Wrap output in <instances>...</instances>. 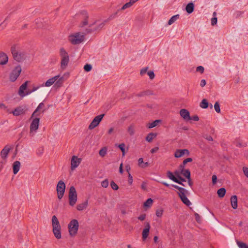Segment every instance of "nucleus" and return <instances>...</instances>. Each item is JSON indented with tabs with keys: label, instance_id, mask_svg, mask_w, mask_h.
<instances>
[{
	"label": "nucleus",
	"instance_id": "1",
	"mask_svg": "<svg viewBox=\"0 0 248 248\" xmlns=\"http://www.w3.org/2000/svg\"><path fill=\"white\" fill-rule=\"evenodd\" d=\"M106 22L105 21H100L95 20L92 22H90L88 28L85 30L86 33H91L94 31H101L105 26Z\"/></svg>",
	"mask_w": 248,
	"mask_h": 248
},
{
	"label": "nucleus",
	"instance_id": "2",
	"mask_svg": "<svg viewBox=\"0 0 248 248\" xmlns=\"http://www.w3.org/2000/svg\"><path fill=\"white\" fill-rule=\"evenodd\" d=\"M11 51L13 58L17 62H20L25 59L26 57V53L19 49V47L16 45L11 46Z\"/></svg>",
	"mask_w": 248,
	"mask_h": 248
},
{
	"label": "nucleus",
	"instance_id": "3",
	"mask_svg": "<svg viewBox=\"0 0 248 248\" xmlns=\"http://www.w3.org/2000/svg\"><path fill=\"white\" fill-rule=\"evenodd\" d=\"M172 186L179 190L178 195L182 202L187 206H189L191 204V202L186 197V194L188 193V191L184 188L178 186L177 185H172Z\"/></svg>",
	"mask_w": 248,
	"mask_h": 248
},
{
	"label": "nucleus",
	"instance_id": "4",
	"mask_svg": "<svg viewBox=\"0 0 248 248\" xmlns=\"http://www.w3.org/2000/svg\"><path fill=\"white\" fill-rule=\"evenodd\" d=\"M84 35L80 32H76L68 36V41L72 45H77L81 43L84 40Z\"/></svg>",
	"mask_w": 248,
	"mask_h": 248
},
{
	"label": "nucleus",
	"instance_id": "5",
	"mask_svg": "<svg viewBox=\"0 0 248 248\" xmlns=\"http://www.w3.org/2000/svg\"><path fill=\"white\" fill-rule=\"evenodd\" d=\"M38 117L35 116L31 119L32 121L30 126V136L31 137H33L38 129L40 122V118Z\"/></svg>",
	"mask_w": 248,
	"mask_h": 248
},
{
	"label": "nucleus",
	"instance_id": "6",
	"mask_svg": "<svg viewBox=\"0 0 248 248\" xmlns=\"http://www.w3.org/2000/svg\"><path fill=\"white\" fill-rule=\"evenodd\" d=\"M79 224L77 219H74L70 221L68 225V232L71 236H74L78 232Z\"/></svg>",
	"mask_w": 248,
	"mask_h": 248
},
{
	"label": "nucleus",
	"instance_id": "7",
	"mask_svg": "<svg viewBox=\"0 0 248 248\" xmlns=\"http://www.w3.org/2000/svg\"><path fill=\"white\" fill-rule=\"evenodd\" d=\"M60 55L62 58L61 67L62 69H64L66 68L69 62V56L65 50L62 47L61 48L60 50Z\"/></svg>",
	"mask_w": 248,
	"mask_h": 248
},
{
	"label": "nucleus",
	"instance_id": "8",
	"mask_svg": "<svg viewBox=\"0 0 248 248\" xmlns=\"http://www.w3.org/2000/svg\"><path fill=\"white\" fill-rule=\"evenodd\" d=\"M68 199L69 204L74 206L77 201V193L74 186H70L69 188Z\"/></svg>",
	"mask_w": 248,
	"mask_h": 248
},
{
	"label": "nucleus",
	"instance_id": "9",
	"mask_svg": "<svg viewBox=\"0 0 248 248\" xmlns=\"http://www.w3.org/2000/svg\"><path fill=\"white\" fill-rule=\"evenodd\" d=\"M22 68L20 65L16 66L9 75V80L12 82L15 81L21 74Z\"/></svg>",
	"mask_w": 248,
	"mask_h": 248
},
{
	"label": "nucleus",
	"instance_id": "10",
	"mask_svg": "<svg viewBox=\"0 0 248 248\" xmlns=\"http://www.w3.org/2000/svg\"><path fill=\"white\" fill-rule=\"evenodd\" d=\"M65 184L63 181L60 180L58 182L57 185L56 190L59 200H61L65 192Z\"/></svg>",
	"mask_w": 248,
	"mask_h": 248
},
{
	"label": "nucleus",
	"instance_id": "11",
	"mask_svg": "<svg viewBox=\"0 0 248 248\" xmlns=\"http://www.w3.org/2000/svg\"><path fill=\"white\" fill-rule=\"evenodd\" d=\"M44 108V103L43 102L40 103L31 114V119L33 118L35 116H40L41 113H43L45 112V109Z\"/></svg>",
	"mask_w": 248,
	"mask_h": 248
},
{
	"label": "nucleus",
	"instance_id": "12",
	"mask_svg": "<svg viewBox=\"0 0 248 248\" xmlns=\"http://www.w3.org/2000/svg\"><path fill=\"white\" fill-rule=\"evenodd\" d=\"M105 114H102L94 117L89 126V129H93L97 126L101 122Z\"/></svg>",
	"mask_w": 248,
	"mask_h": 248
},
{
	"label": "nucleus",
	"instance_id": "13",
	"mask_svg": "<svg viewBox=\"0 0 248 248\" xmlns=\"http://www.w3.org/2000/svg\"><path fill=\"white\" fill-rule=\"evenodd\" d=\"M81 159L76 155L72 156L71 160V169L74 170L81 163Z\"/></svg>",
	"mask_w": 248,
	"mask_h": 248
},
{
	"label": "nucleus",
	"instance_id": "14",
	"mask_svg": "<svg viewBox=\"0 0 248 248\" xmlns=\"http://www.w3.org/2000/svg\"><path fill=\"white\" fill-rule=\"evenodd\" d=\"M28 83V81H26L19 87L18 94L21 97H24L31 93V92H29V91L26 93L24 92V91L26 90L27 88Z\"/></svg>",
	"mask_w": 248,
	"mask_h": 248
},
{
	"label": "nucleus",
	"instance_id": "15",
	"mask_svg": "<svg viewBox=\"0 0 248 248\" xmlns=\"http://www.w3.org/2000/svg\"><path fill=\"white\" fill-rule=\"evenodd\" d=\"M145 228L143 229L142 232V237L143 240H145L148 237L149 234L150 230L151 228L150 224L149 222H145Z\"/></svg>",
	"mask_w": 248,
	"mask_h": 248
},
{
	"label": "nucleus",
	"instance_id": "16",
	"mask_svg": "<svg viewBox=\"0 0 248 248\" xmlns=\"http://www.w3.org/2000/svg\"><path fill=\"white\" fill-rule=\"evenodd\" d=\"M185 155H189V151L188 150L185 149H177L174 153V156L176 158H180L184 156Z\"/></svg>",
	"mask_w": 248,
	"mask_h": 248
},
{
	"label": "nucleus",
	"instance_id": "17",
	"mask_svg": "<svg viewBox=\"0 0 248 248\" xmlns=\"http://www.w3.org/2000/svg\"><path fill=\"white\" fill-rule=\"evenodd\" d=\"M7 111L10 113H13V114L16 116H18L25 113V110L22 107H18L12 111H9V110H7Z\"/></svg>",
	"mask_w": 248,
	"mask_h": 248
},
{
	"label": "nucleus",
	"instance_id": "18",
	"mask_svg": "<svg viewBox=\"0 0 248 248\" xmlns=\"http://www.w3.org/2000/svg\"><path fill=\"white\" fill-rule=\"evenodd\" d=\"M180 114L185 121L190 120V114L187 109L185 108L181 109L180 111Z\"/></svg>",
	"mask_w": 248,
	"mask_h": 248
},
{
	"label": "nucleus",
	"instance_id": "19",
	"mask_svg": "<svg viewBox=\"0 0 248 248\" xmlns=\"http://www.w3.org/2000/svg\"><path fill=\"white\" fill-rule=\"evenodd\" d=\"M8 61V57L7 54L2 51H0V64L5 65Z\"/></svg>",
	"mask_w": 248,
	"mask_h": 248
},
{
	"label": "nucleus",
	"instance_id": "20",
	"mask_svg": "<svg viewBox=\"0 0 248 248\" xmlns=\"http://www.w3.org/2000/svg\"><path fill=\"white\" fill-rule=\"evenodd\" d=\"M11 149L9 145H6L0 152V156L2 159H5Z\"/></svg>",
	"mask_w": 248,
	"mask_h": 248
},
{
	"label": "nucleus",
	"instance_id": "21",
	"mask_svg": "<svg viewBox=\"0 0 248 248\" xmlns=\"http://www.w3.org/2000/svg\"><path fill=\"white\" fill-rule=\"evenodd\" d=\"M167 176L168 178L171 180L173 182L177 183L179 184H182V182L179 180L173 174V173L170 171H168L167 172Z\"/></svg>",
	"mask_w": 248,
	"mask_h": 248
},
{
	"label": "nucleus",
	"instance_id": "22",
	"mask_svg": "<svg viewBox=\"0 0 248 248\" xmlns=\"http://www.w3.org/2000/svg\"><path fill=\"white\" fill-rule=\"evenodd\" d=\"M53 232L55 237L57 239H61V227H55L53 228Z\"/></svg>",
	"mask_w": 248,
	"mask_h": 248
},
{
	"label": "nucleus",
	"instance_id": "23",
	"mask_svg": "<svg viewBox=\"0 0 248 248\" xmlns=\"http://www.w3.org/2000/svg\"><path fill=\"white\" fill-rule=\"evenodd\" d=\"M21 164L18 161H15L13 164V173L16 174L19 170L20 168Z\"/></svg>",
	"mask_w": 248,
	"mask_h": 248
},
{
	"label": "nucleus",
	"instance_id": "24",
	"mask_svg": "<svg viewBox=\"0 0 248 248\" xmlns=\"http://www.w3.org/2000/svg\"><path fill=\"white\" fill-rule=\"evenodd\" d=\"M231 202L232 208L234 209H236L238 207L237 197L236 195H233L231 197Z\"/></svg>",
	"mask_w": 248,
	"mask_h": 248
},
{
	"label": "nucleus",
	"instance_id": "25",
	"mask_svg": "<svg viewBox=\"0 0 248 248\" xmlns=\"http://www.w3.org/2000/svg\"><path fill=\"white\" fill-rule=\"evenodd\" d=\"M59 76H56L51 78L48 79L45 83V86H51L59 78Z\"/></svg>",
	"mask_w": 248,
	"mask_h": 248
},
{
	"label": "nucleus",
	"instance_id": "26",
	"mask_svg": "<svg viewBox=\"0 0 248 248\" xmlns=\"http://www.w3.org/2000/svg\"><path fill=\"white\" fill-rule=\"evenodd\" d=\"M88 201L87 200H86L84 202L77 205V209L78 211H82V210L85 209L88 207Z\"/></svg>",
	"mask_w": 248,
	"mask_h": 248
},
{
	"label": "nucleus",
	"instance_id": "27",
	"mask_svg": "<svg viewBox=\"0 0 248 248\" xmlns=\"http://www.w3.org/2000/svg\"><path fill=\"white\" fill-rule=\"evenodd\" d=\"M83 15L84 16L85 18L80 23V24L79 25V27L81 28L84 27L85 26H87L88 24V16H87V12H83Z\"/></svg>",
	"mask_w": 248,
	"mask_h": 248
},
{
	"label": "nucleus",
	"instance_id": "28",
	"mask_svg": "<svg viewBox=\"0 0 248 248\" xmlns=\"http://www.w3.org/2000/svg\"><path fill=\"white\" fill-rule=\"evenodd\" d=\"M52 225L53 228L61 227L59 221L56 216H53L52 217Z\"/></svg>",
	"mask_w": 248,
	"mask_h": 248
},
{
	"label": "nucleus",
	"instance_id": "29",
	"mask_svg": "<svg viewBox=\"0 0 248 248\" xmlns=\"http://www.w3.org/2000/svg\"><path fill=\"white\" fill-rule=\"evenodd\" d=\"M194 4L193 3L190 2L187 4L186 7V10L188 14L192 13L194 11Z\"/></svg>",
	"mask_w": 248,
	"mask_h": 248
},
{
	"label": "nucleus",
	"instance_id": "30",
	"mask_svg": "<svg viewBox=\"0 0 248 248\" xmlns=\"http://www.w3.org/2000/svg\"><path fill=\"white\" fill-rule=\"evenodd\" d=\"M149 163L148 162H144L143 159L142 158H140L138 160V165L142 168H145L149 166Z\"/></svg>",
	"mask_w": 248,
	"mask_h": 248
},
{
	"label": "nucleus",
	"instance_id": "31",
	"mask_svg": "<svg viewBox=\"0 0 248 248\" xmlns=\"http://www.w3.org/2000/svg\"><path fill=\"white\" fill-rule=\"evenodd\" d=\"M157 134L155 133H149L146 137V140L149 142L152 141L156 137Z\"/></svg>",
	"mask_w": 248,
	"mask_h": 248
},
{
	"label": "nucleus",
	"instance_id": "32",
	"mask_svg": "<svg viewBox=\"0 0 248 248\" xmlns=\"http://www.w3.org/2000/svg\"><path fill=\"white\" fill-rule=\"evenodd\" d=\"M179 15H176L172 16L169 20L168 24L170 25L174 23L177 19L179 18Z\"/></svg>",
	"mask_w": 248,
	"mask_h": 248
},
{
	"label": "nucleus",
	"instance_id": "33",
	"mask_svg": "<svg viewBox=\"0 0 248 248\" xmlns=\"http://www.w3.org/2000/svg\"><path fill=\"white\" fill-rule=\"evenodd\" d=\"M200 106L202 108H207L209 107V103L207 99H203L200 103Z\"/></svg>",
	"mask_w": 248,
	"mask_h": 248
},
{
	"label": "nucleus",
	"instance_id": "34",
	"mask_svg": "<svg viewBox=\"0 0 248 248\" xmlns=\"http://www.w3.org/2000/svg\"><path fill=\"white\" fill-rule=\"evenodd\" d=\"M225 193H226V189L223 187L219 188L217 191V194L218 195V196L220 198L223 197L224 196Z\"/></svg>",
	"mask_w": 248,
	"mask_h": 248
},
{
	"label": "nucleus",
	"instance_id": "35",
	"mask_svg": "<svg viewBox=\"0 0 248 248\" xmlns=\"http://www.w3.org/2000/svg\"><path fill=\"white\" fill-rule=\"evenodd\" d=\"M181 173L187 179L190 177V172L188 170H181Z\"/></svg>",
	"mask_w": 248,
	"mask_h": 248
},
{
	"label": "nucleus",
	"instance_id": "36",
	"mask_svg": "<svg viewBox=\"0 0 248 248\" xmlns=\"http://www.w3.org/2000/svg\"><path fill=\"white\" fill-rule=\"evenodd\" d=\"M160 120H156L151 123H149L148 124L147 126L149 128H152L153 127H155L160 122Z\"/></svg>",
	"mask_w": 248,
	"mask_h": 248
},
{
	"label": "nucleus",
	"instance_id": "37",
	"mask_svg": "<svg viewBox=\"0 0 248 248\" xmlns=\"http://www.w3.org/2000/svg\"><path fill=\"white\" fill-rule=\"evenodd\" d=\"M134 3L132 0H130V1L124 4L121 8L122 10H124L126 8L130 7Z\"/></svg>",
	"mask_w": 248,
	"mask_h": 248
},
{
	"label": "nucleus",
	"instance_id": "38",
	"mask_svg": "<svg viewBox=\"0 0 248 248\" xmlns=\"http://www.w3.org/2000/svg\"><path fill=\"white\" fill-rule=\"evenodd\" d=\"M107 152V147H105L101 148L100 150V151L99 152V154L101 156L104 157L106 155Z\"/></svg>",
	"mask_w": 248,
	"mask_h": 248
},
{
	"label": "nucleus",
	"instance_id": "39",
	"mask_svg": "<svg viewBox=\"0 0 248 248\" xmlns=\"http://www.w3.org/2000/svg\"><path fill=\"white\" fill-rule=\"evenodd\" d=\"M153 201L152 199L149 198L147 199L146 202L144 203V206L149 207H150L153 203Z\"/></svg>",
	"mask_w": 248,
	"mask_h": 248
},
{
	"label": "nucleus",
	"instance_id": "40",
	"mask_svg": "<svg viewBox=\"0 0 248 248\" xmlns=\"http://www.w3.org/2000/svg\"><path fill=\"white\" fill-rule=\"evenodd\" d=\"M236 243L239 248H248V246L245 243L237 240Z\"/></svg>",
	"mask_w": 248,
	"mask_h": 248
},
{
	"label": "nucleus",
	"instance_id": "41",
	"mask_svg": "<svg viewBox=\"0 0 248 248\" xmlns=\"http://www.w3.org/2000/svg\"><path fill=\"white\" fill-rule=\"evenodd\" d=\"M127 131H128V132L129 133V134H130V135L132 136V135H134V134L135 133V129H134V125H130L128 127Z\"/></svg>",
	"mask_w": 248,
	"mask_h": 248
},
{
	"label": "nucleus",
	"instance_id": "42",
	"mask_svg": "<svg viewBox=\"0 0 248 248\" xmlns=\"http://www.w3.org/2000/svg\"><path fill=\"white\" fill-rule=\"evenodd\" d=\"M118 147L119 148V149L121 150L123 153V155H125V144L123 143L121 144H120L118 145Z\"/></svg>",
	"mask_w": 248,
	"mask_h": 248
},
{
	"label": "nucleus",
	"instance_id": "43",
	"mask_svg": "<svg viewBox=\"0 0 248 248\" xmlns=\"http://www.w3.org/2000/svg\"><path fill=\"white\" fill-rule=\"evenodd\" d=\"M117 13H118L117 12H116V13L112 14L111 15H110L109 16V17L108 19L105 20L104 21L106 22V23L107 22H108V21L113 19L114 18H115L116 17V16H117Z\"/></svg>",
	"mask_w": 248,
	"mask_h": 248
},
{
	"label": "nucleus",
	"instance_id": "44",
	"mask_svg": "<svg viewBox=\"0 0 248 248\" xmlns=\"http://www.w3.org/2000/svg\"><path fill=\"white\" fill-rule=\"evenodd\" d=\"M110 186L113 190H117L119 189L118 186L113 181L110 182Z\"/></svg>",
	"mask_w": 248,
	"mask_h": 248
},
{
	"label": "nucleus",
	"instance_id": "45",
	"mask_svg": "<svg viewBox=\"0 0 248 248\" xmlns=\"http://www.w3.org/2000/svg\"><path fill=\"white\" fill-rule=\"evenodd\" d=\"M214 108L217 112L219 113L220 112V106L218 102H216L214 104Z\"/></svg>",
	"mask_w": 248,
	"mask_h": 248
},
{
	"label": "nucleus",
	"instance_id": "46",
	"mask_svg": "<svg viewBox=\"0 0 248 248\" xmlns=\"http://www.w3.org/2000/svg\"><path fill=\"white\" fill-rule=\"evenodd\" d=\"M163 213L162 209H158L156 211L155 214L157 217H161Z\"/></svg>",
	"mask_w": 248,
	"mask_h": 248
},
{
	"label": "nucleus",
	"instance_id": "47",
	"mask_svg": "<svg viewBox=\"0 0 248 248\" xmlns=\"http://www.w3.org/2000/svg\"><path fill=\"white\" fill-rule=\"evenodd\" d=\"M101 186L103 187L107 188L108 186V180L105 179L101 182Z\"/></svg>",
	"mask_w": 248,
	"mask_h": 248
},
{
	"label": "nucleus",
	"instance_id": "48",
	"mask_svg": "<svg viewBox=\"0 0 248 248\" xmlns=\"http://www.w3.org/2000/svg\"><path fill=\"white\" fill-rule=\"evenodd\" d=\"M92 65L89 64H86L84 66V69L85 71H86L87 72L90 71L92 69Z\"/></svg>",
	"mask_w": 248,
	"mask_h": 248
},
{
	"label": "nucleus",
	"instance_id": "49",
	"mask_svg": "<svg viewBox=\"0 0 248 248\" xmlns=\"http://www.w3.org/2000/svg\"><path fill=\"white\" fill-rule=\"evenodd\" d=\"M128 184L130 185H132V184L133 183V177L130 173H129V174H128Z\"/></svg>",
	"mask_w": 248,
	"mask_h": 248
},
{
	"label": "nucleus",
	"instance_id": "50",
	"mask_svg": "<svg viewBox=\"0 0 248 248\" xmlns=\"http://www.w3.org/2000/svg\"><path fill=\"white\" fill-rule=\"evenodd\" d=\"M151 79H153L155 78V74L153 71H149L147 73Z\"/></svg>",
	"mask_w": 248,
	"mask_h": 248
},
{
	"label": "nucleus",
	"instance_id": "51",
	"mask_svg": "<svg viewBox=\"0 0 248 248\" xmlns=\"http://www.w3.org/2000/svg\"><path fill=\"white\" fill-rule=\"evenodd\" d=\"M148 67H144L143 68H142L141 70H140V74L141 76L143 75L144 74H145L147 70H148Z\"/></svg>",
	"mask_w": 248,
	"mask_h": 248
},
{
	"label": "nucleus",
	"instance_id": "52",
	"mask_svg": "<svg viewBox=\"0 0 248 248\" xmlns=\"http://www.w3.org/2000/svg\"><path fill=\"white\" fill-rule=\"evenodd\" d=\"M146 215L145 214H141L138 217V219L141 220V221H143L144 220H145V218H146Z\"/></svg>",
	"mask_w": 248,
	"mask_h": 248
},
{
	"label": "nucleus",
	"instance_id": "53",
	"mask_svg": "<svg viewBox=\"0 0 248 248\" xmlns=\"http://www.w3.org/2000/svg\"><path fill=\"white\" fill-rule=\"evenodd\" d=\"M196 71L203 73L204 72V68L202 66H199L197 67Z\"/></svg>",
	"mask_w": 248,
	"mask_h": 248
},
{
	"label": "nucleus",
	"instance_id": "54",
	"mask_svg": "<svg viewBox=\"0 0 248 248\" xmlns=\"http://www.w3.org/2000/svg\"><path fill=\"white\" fill-rule=\"evenodd\" d=\"M194 215H195L196 220L198 222H200L201 221V217H200V215L197 213H195Z\"/></svg>",
	"mask_w": 248,
	"mask_h": 248
},
{
	"label": "nucleus",
	"instance_id": "55",
	"mask_svg": "<svg viewBox=\"0 0 248 248\" xmlns=\"http://www.w3.org/2000/svg\"><path fill=\"white\" fill-rule=\"evenodd\" d=\"M243 170L245 176L248 178V168L243 167Z\"/></svg>",
	"mask_w": 248,
	"mask_h": 248
},
{
	"label": "nucleus",
	"instance_id": "56",
	"mask_svg": "<svg viewBox=\"0 0 248 248\" xmlns=\"http://www.w3.org/2000/svg\"><path fill=\"white\" fill-rule=\"evenodd\" d=\"M217 23V18L216 17H214L211 19V24L214 26L216 25Z\"/></svg>",
	"mask_w": 248,
	"mask_h": 248
},
{
	"label": "nucleus",
	"instance_id": "57",
	"mask_svg": "<svg viewBox=\"0 0 248 248\" xmlns=\"http://www.w3.org/2000/svg\"><path fill=\"white\" fill-rule=\"evenodd\" d=\"M44 151V149L43 148H40L38 151L37 152V154L39 155H42Z\"/></svg>",
	"mask_w": 248,
	"mask_h": 248
},
{
	"label": "nucleus",
	"instance_id": "58",
	"mask_svg": "<svg viewBox=\"0 0 248 248\" xmlns=\"http://www.w3.org/2000/svg\"><path fill=\"white\" fill-rule=\"evenodd\" d=\"M190 120H192L195 121H198L199 120V118L197 115H194L191 117H190Z\"/></svg>",
	"mask_w": 248,
	"mask_h": 248
},
{
	"label": "nucleus",
	"instance_id": "59",
	"mask_svg": "<svg viewBox=\"0 0 248 248\" xmlns=\"http://www.w3.org/2000/svg\"><path fill=\"white\" fill-rule=\"evenodd\" d=\"M217 177L216 175L212 176V182L213 184H215L217 183Z\"/></svg>",
	"mask_w": 248,
	"mask_h": 248
},
{
	"label": "nucleus",
	"instance_id": "60",
	"mask_svg": "<svg viewBox=\"0 0 248 248\" xmlns=\"http://www.w3.org/2000/svg\"><path fill=\"white\" fill-rule=\"evenodd\" d=\"M192 161V159L191 158H187L186 159H185L183 162L184 164H186L188 162H191Z\"/></svg>",
	"mask_w": 248,
	"mask_h": 248
},
{
	"label": "nucleus",
	"instance_id": "61",
	"mask_svg": "<svg viewBox=\"0 0 248 248\" xmlns=\"http://www.w3.org/2000/svg\"><path fill=\"white\" fill-rule=\"evenodd\" d=\"M159 149V148L158 147H155L151 150V153L152 154H154L155 153H156Z\"/></svg>",
	"mask_w": 248,
	"mask_h": 248
},
{
	"label": "nucleus",
	"instance_id": "62",
	"mask_svg": "<svg viewBox=\"0 0 248 248\" xmlns=\"http://www.w3.org/2000/svg\"><path fill=\"white\" fill-rule=\"evenodd\" d=\"M206 82L205 79H202L201 81L200 86L202 87H203L206 85Z\"/></svg>",
	"mask_w": 248,
	"mask_h": 248
},
{
	"label": "nucleus",
	"instance_id": "63",
	"mask_svg": "<svg viewBox=\"0 0 248 248\" xmlns=\"http://www.w3.org/2000/svg\"><path fill=\"white\" fill-rule=\"evenodd\" d=\"M186 164H184V162L180 165L179 168L180 170V171L181 170H185V167Z\"/></svg>",
	"mask_w": 248,
	"mask_h": 248
},
{
	"label": "nucleus",
	"instance_id": "64",
	"mask_svg": "<svg viewBox=\"0 0 248 248\" xmlns=\"http://www.w3.org/2000/svg\"><path fill=\"white\" fill-rule=\"evenodd\" d=\"M40 86H35V87H33L31 91H29V92H31V93L32 92H34L35 91H36V90H37L39 88H40Z\"/></svg>",
	"mask_w": 248,
	"mask_h": 248
}]
</instances>
